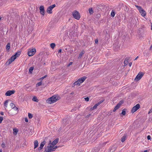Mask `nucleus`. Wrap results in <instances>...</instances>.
Listing matches in <instances>:
<instances>
[{
  "instance_id": "nucleus-38",
  "label": "nucleus",
  "mask_w": 152,
  "mask_h": 152,
  "mask_svg": "<svg viewBox=\"0 0 152 152\" xmlns=\"http://www.w3.org/2000/svg\"><path fill=\"white\" fill-rule=\"evenodd\" d=\"M46 77H47V75H45L43 77H42L40 78V79L42 80L44 78H45Z\"/></svg>"
},
{
  "instance_id": "nucleus-5",
  "label": "nucleus",
  "mask_w": 152,
  "mask_h": 152,
  "mask_svg": "<svg viewBox=\"0 0 152 152\" xmlns=\"http://www.w3.org/2000/svg\"><path fill=\"white\" fill-rule=\"evenodd\" d=\"M86 77L85 76L79 79L77 81H76L73 84L74 86L76 85L77 86H80L86 79Z\"/></svg>"
},
{
  "instance_id": "nucleus-7",
  "label": "nucleus",
  "mask_w": 152,
  "mask_h": 152,
  "mask_svg": "<svg viewBox=\"0 0 152 152\" xmlns=\"http://www.w3.org/2000/svg\"><path fill=\"white\" fill-rule=\"evenodd\" d=\"M36 50L35 48L29 49L28 50V54L29 56H33L36 52Z\"/></svg>"
},
{
  "instance_id": "nucleus-37",
  "label": "nucleus",
  "mask_w": 152,
  "mask_h": 152,
  "mask_svg": "<svg viewBox=\"0 0 152 152\" xmlns=\"http://www.w3.org/2000/svg\"><path fill=\"white\" fill-rule=\"evenodd\" d=\"M3 120V117H0V123H1Z\"/></svg>"
},
{
  "instance_id": "nucleus-8",
  "label": "nucleus",
  "mask_w": 152,
  "mask_h": 152,
  "mask_svg": "<svg viewBox=\"0 0 152 152\" xmlns=\"http://www.w3.org/2000/svg\"><path fill=\"white\" fill-rule=\"evenodd\" d=\"M73 17L75 19L79 20L80 18V15L79 12L77 11H74L72 13Z\"/></svg>"
},
{
  "instance_id": "nucleus-2",
  "label": "nucleus",
  "mask_w": 152,
  "mask_h": 152,
  "mask_svg": "<svg viewBox=\"0 0 152 152\" xmlns=\"http://www.w3.org/2000/svg\"><path fill=\"white\" fill-rule=\"evenodd\" d=\"M57 148V146H54L52 144L51 141H50L48 146L45 148V151L46 152H51L54 151Z\"/></svg>"
},
{
  "instance_id": "nucleus-31",
  "label": "nucleus",
  "mask_w": 152,
  "mask_h": 152,
  "mask_svg": "<svg viewBox=\"0 0 152 152\" xmlns=\"http://www.w3.org/2000/svg\"><path fill=\"white\" fill-rule=\"evenodd\" d=\"M123 101L121 100L120 102L118 104L120 107L121 105L123 104Z\"/></svg>"
},
{
  "instance_id": "nucleus-20",
  "label": "nucleus",
  "mask_w": 152,
  "mask_h": 152,
  "mask_svg": "<svg viewBox=\"0 0 152 152\" xmlns=\"http://www.w3.org/2000/svg\"><path fill=\"white\" fill-rule=\"evenodd\" d=\"M84 52L83 51H82L81 52L79 55V56L78 57V58L80 59V58H81L83 56V55L84 54Z\"/></svg>"
},
{
  "instance_id": "nucleus-17",
  "label": "nucleus",
  "mask_w": 152,
  "mask_h": 152,
  "mask_svg": "<svg viewBox=\"0 0 152 152\" xmlns=\"http://www.w3.org/2000/svg\"><path fill=\"white\" fill-rule=\"evenodd\" d=\"M34 148H36L38 145V142L37 140H35L34 142Z\"/></svg>"
},
{
  "instance_id": "nucleus-47",
  "label": "nucleus",
  "mask_w": 152,
  "mask_h": 152,
  "mask_svg": "<svg viewBox=\"0 0 152 152\" xmlns=\"http://www.w3.org/2000/svg\"><path fill=\"white\" fill-rule=\"evenodd\" d=\"M1 115H3V112H1Z\"/></svg>"
},
{
  "instance_id": "nucleus-49",
  "label": "nucleus",
  "mask_w": 152,
  "mask_h": 152,
  "mask_svg": "<svg viewBox=\"0 0 152 152\" xmlns=\"http://www.w3.org/2000/svg\"><path fill=\"white\" fill-rule=\"evenodd\" d=\"M151 30H152V24H151Z\"/></svg>"
},
{
  "instance_id": "nucleus-53",
  "label": "nucleus",
  "mask_w": 152,
  "mask_h": 152,
  "mask_svg": "<svg viewBox=\"0 0 152 152\" xmlns=\"http://www.w3.org/2000/svg\"><path fill=\"white\" fill-rule=\"evenodd\" d=\"M151 47H152V45L151 46Z\"/></svg>"
},
{
  "instance_id": "nucleus-41",
  "label": "nucleus",
  "mask_w": 152,
  "mask_h": 152,
  "mask_svg": "<svg viewBox=\"0 0 152 152\" xmlns=\"http://www.w3.org/2000/svg\"><path fill=\"white\" fill-rule=\"evenodd\" d=\"M72 62H70L69 63V64L67 65L68 66H69L70 65H72Z\"/></svg>"
},
{
  "instance_id": "nucleus-10",
  "label": "nucleus",
  "mask_w": 152,
  "mask_h": 152,
  "mask_svg": "<svg viewBox=\"0 0 152 152\" xmlns=\"http://www.w3.org/2000/svg\"><path fill=\"white\" fill-rule=\"evenodd\" d=\"M56 7L55 4H53L49 7L47 9V11L49 14H51L52 13V9Z\"/></svg>"
},
{
  "instance_id": "nucleus-1",
  "label": "nucleus",
  "mask_w": 152,
  "mask_h": 152,
  "mask_svg": "<svg viewBox=\"0 0 152 152\" xmlns=\"http://www.w3.org/2000/svg\"><path fill=\"white\" fill-rule=\"evenodd\" d=\"M60 99V97L58 95H54L51 97L48 98L46 102L48 104L54 103Z\"/></svg>"
},
{
  "instance_id": "nucleus-35",
  "label": "nucleus",
  "mask_w": 152,
  "mask_h": 152,
  "mask_svg": "<svg viewBox=\"0 0 152 152\" xmlns=\"http://www.w3.org/2000/svg\"><path fill=\"white\" fill-rule=\"evenodd\" d=\"M85 99V100L86 101H87V102H88L89 101V98L88 97H86V98H84Z\"/></svg>"
},
{
  "instance_id": "nucleus-34",
  "label": "nucleus",
  "mask_w": 152,
  "mask_h": 152,
  "mask_svg": "<svg viewBox=\"0 0 152 152\" xmlns=\"http://www.w3.org/2000/svg\"><path fill=\"white\" fill-rule=\"evenodd\" d=\"M121 114L123 115H125L126 114V111L125 109L123 110L122 111Z\"/></svg>"
},
{
  "instance_id": "nucleus-29",
  "label": "nucleus",
  "mask_w": 152,
  "mask_h": 152,
  "mask_svg": "<svg viewBox=\"0 0 152 152\" xmlns=\"http://www.w3.org/2000/svg\"><path fill=\"white\" fill-rule=\"evenodd\" d=\"M125 139H126V136H124L121 138V141L122 142H124L125 141Z\"/></svg>"
},
{
  "instance_id": "nucleus-44",
  "label": "nucleus",
  "mask_w": 152,
  "mask_h": 152,
  "mask_svg": "<svg viewBox=\"0 0 152 152\" xmlns=\"http://www.w3.org/2000/svg\"><path fill=\"white\" fill-rule=\"evenodd\" d=\"M132 63H131V62L129 63V66H132Z\"/></svg>"
},
{
  "instance_id": "nucleus-48",
  "label": "nucleus",
  "mask_w": 152,
  "mask_h": 152,
  "mask_svg": "<svg viewBox=\"0 0 152 152\" xmlns=\"http://www.w3.org/2000/svg\"><path fill=\"white\" fill-rule=\"evenodd\" d=\"M144 152H148L147 150H145L144 151Z\"/></svg>"
},
{
  "instance_id": "nucleus-18",
  "label": "nucleus",
  "mask_w": 152,
  "mask_h": 152,
  "mask_svg": "<svg viewBox=\"0 0 152 152\" xmlns=\"http://www.w3.org/2000/svg\"><path fill=\"white\" fill-rule=\"evenodd\" d=\"M26 89L27 91H32V88L30 86L28 87L26 86Z\"/></svg>"
},
{
  "instance_id": "nucleus-46",
  "label": "nucleus",
  "mask_w": 152,
  "mask_h": 152,
  "mask_svg": "<svg viewBox=\"0 0 152 152\" xmlns=\"http://www.w3.org/2000/svg\"><path fill=\"white\" fill-rule=\"evenodd\" d=\"M138 58V56H137L136 57V58H135V59H134L135 60H137Z\"/></svg>"
},
{
  "instance_id": "nucleus-25",
  "label": "nucleus",
  "mask_w": 152,
  "mask_h": 152,
  "mask_svg": "<svg viewBox=\"0 0 152 152\" xmlns=\"http://www.w3.org/2000/svg\"><path fill=\"white\" fill-rule=\"evenodd\" d=\"M32 100L33 101H35V102H38V99L36 96H34L33 97V98L32 99Z\"/></svg>"
},
{
  "instance_id": "nucleus-36",
  "label": "nucleus",
  "mask_w": 152,
  "mask_h": 152,
  "mask_svg": "<svg viewBox=\"0 0 152 152\" xmlns=\"http://www.w3.org/2000/svg\"><path fill=\"white\" fill-rule=\"evenodd\" d=\"M1 146L3 148H4L5 147V145L4 143H2V144L1 145Z\"/></svg>"
},
{
  "instance_id": "nucleus-24",
  "label": "nucleus",
  "mask_w": 152,
  "mask_h": 152,
  "mask_svg": "<svg viewBox=\"0 0 152 152\" xmlns=\"http://www.w3.org/2000/svg\"><path fill=\"white\" fill-rule=\"evenodd\" d=\"M115 12L113 10H112L111 13V16L112 17H113L115 16Z\"/></svg>"
},
{
  "instance_id": "nucleus-13",
  "label": "nucleus",
  "mask_w": 152,
  "mask_h": 152,
  "mask_svg": "<svg viewBox=\"0 0 152 152\" xmlns=\"http://www.w3.org/2000/svg\"><path fill=\"white\" fill-rule=\"evenodd\" d=\"M15 92L14 90H10L7 91L5 94L6 96H10L12 94H14Z\"/></svg>"
},
{
  "instance_id": "nucleus-21",
  "label": "nucleus",
  "mask_w": 152,
  "mask_h": 152,
  "mask_svg": "<svg viewBox=\"0 0 152 152\" xmlns=\"http://www.w3.org/2000/svg\"><path fill=\"white\" fill-rule=\"evenodd\" d=\"M120 107V106L117 104V105L114 108L113 110V111L114 112H115L116 110H117Z\"/></svg>"
},
{
  "instance_id": "nucleus-11",
  "label": "nucleus",
  "mask_w": 152,
  "mask_h": 152,
  "mask_svg": "<svg viewBox=\"0 0 152 152\" xmlns=\"http://www.w3.org/2000/svg\"><path fill=\"white\" fill-rule=\"evenodd\" d=\"M140 108L139 104H137L135 106H134L131 110L132 112L134 113L137 110Z\"/></svg>"
},
{
  "instance_id": "nucleus-52",
  "label": "nucleus",
  "mask_w": 152,
  "mask_h": 152,
  "mask_svg": "<svg viewBox=\"0 0 152 152\" xmlns=\"http://www.w3.org/2000/svg\"><path fill=\"white\" fill-rule=\"evenodd\" d=\"M90 114H89L88 115V117H89V116L90 115Z\"/></svg>"
},
{
  "instance_id": "nucleus-30",
  "label": "nucleus",
  "mask_w": 152,
  "mask_h": 152,
  "mask_svg": "<svg viewBox=\"0 0 152 152\" xmlns=\"http://www.w3.org/2000/svg\"><path fill=\"white\" fill-rule=\"evenodd\" d=\"M33 67H31L29 69V72L30 73H31L32 72L33 70Z\"/></svg>"
},
{
  "instance_id": "nucleus-39",
  "label": "nucleus",
  "mask_w": 152,
  "mask_h": 152,
  "mask_svg": "<svg viewBox=\"0 0 152 152\" xmlns=\"http://www.w3.org/2000/svg\"><path fill=\"white\" fill-rule=\"evenodd\" d=\"M147 138L148 140H150L151 139V136L150 135H148Z\"/></svg>"
},
{
  "instance_id": "nucleus-50",
  "label": "nucleus",
  "mask_w": 152,
  "mask_h": 152,
  "mask_svg": "<svg viewBox=\"0 0 152 152\" xmlns=\"http://www.w3.org/2000/svg\"><path fill=\"white\" fill-rule=\"evenodd\" d=\"M0 152H2V150L1 149H0Z\"/></svg>"
},
{
  "instance_id": "nucleus-32",
  "label": "nucleus",
  "mask_w": 152,
  "mask_h": 152,
  "mask_svg": "<svg viewBox=\"0 0 152 152\" xmlns=\"http://www.w3.org/2000/svg\"><path fill=\"white\" fill-rule=\"evenodd\" d=\"M28 117L29 118H31L33 117V115L31 114L30 113H28Z\"/></svg>"
},
{
  "instance_id": "nucleus-33",
  "label": "nucleus",
  "mask_w": 152,
  "mask_h": 152,
  "mask_svg": "<svg viewBox=\"0 0 152 152\" xmlns=\"http://www.w3.org/2000/svg\"><path fill=\"white\" fill-rule=\"evenodd\" d=\"M42 84V83L41 82H40L39 83H37L36 84V86H39L41 85Z\"/></svg>"
},
{
  "instance_id": "nucleus-43",
  "label": "nucleus",
  "mask_w": 152,
  "mask_h": 152,
  "mask_svg": "<svg viewBox=\"0 0 152 152\" xmlns=\"http://www.w3.org/2000/svg\"><path fill=\"white\" fill-rule=\"evenodd\" d=\"M62 50L61 49H59L58 51V53H60L61 52Z\"/></svg>"
},
{
  "instance_id": "nucleus-15",
  "label": "nucleus",
  "mask_w": 152,
  "mask_h": 152,
  "mask_svg": "<svg viewBox=\"0 0 152 152\" xmlns=\"http://www.w3.org/2000/svg\"><path fill=\"white\" fill-rule=\"evenodd\" d=\"M45 144V141L42 142L40 144V146L39 148H38L39 150H41L43 146H44Z\"/></svg>"
},
{
  "instance_id": "nucleus-26",
  "label": "nucleus",
  "mask_w": 152,
  "mask_h": 152,
  "mask_svg": "<svg viewBox=\"0 0 152 152\" xmlns=\"http://www.w3.org/2000/svg\"><path fill=\"white\" fill-rule=\"evenodd\" d=\"M8 102V100L4 102V106L5 107H7V106Z\"/></svg>"
},
{
  "instance_id": "nucleus-23",
  "label": "nucleus",
  "mask_w": 152,
  "mask_h": 152,
  "mask_svg": "<svg viewBox=\"0 0 152 152\" xmlns=\"http://www.w3.org/2000/svg\"><path fill=\"white\" fill-rule=\"evenodd\" d=\"M55 44L54 43H51L50 45V46L51 48L52 49H53L55 47Z\"/></svg>"
},
{
  "instance_id": "nucleus-19",
  "label": "nucleus",
  "mask_w": 152,
  "mask_h": 152,
  "mask_svg": "<svg viewBox=\"0 0 152 152\" xmlns=\"http://www.w3.org/2000/svg\"><path fill=\"white\" fill-rule=\"evenodd\" d=\"M18 132V130L17 129H14L13 133L14 135H16Z\"/></svg>"
},
{
  "instance_id": "nucleus-3",
  "label": "nucleus",
  "mask_w": 152,
  "mask_h": 152,
  "mask_svg": "<svg viewBox=\"0 0 152 152\" xmlns=\"http://www.w3.org/2000/svg\"><path fill=\"white\" fill-rule=\"evenodd\" d=\"M21 53L20 51H19L17 52L13 56L10 58L6 62V64L7 65H9L12 62L14 61V60L18 57Z\"/></svg>"
},
{
  "instance_id": "nucleus-28",
  "label": "nucleus",
  "mask_w": 152,
  "mask_h": 152,
  "mask_svg": "<svg viewBox=\"0 0 152 152\" xmlns=\"http://www.w3.org/2000/svg\"><path fill=\"white\" fill-rule=\"evenodd\" d=\"M89 13L90 14H92L93 13V11L92 8H90L89 9Z\"/></svg>"
},
{
  "instance_id": "nucleus-14",
  "label": "nucleus",
  "mask_w": 152,
  "mask_h": 152,
  "mask_svg": "<svg viewBox=\"0 0 152 152\" xmlns=\"http://www.w3.org/2000/svg\"><path fill=\"white\" fill-rule=\"evenodd\" d=\"M39 10L40 14L44 16L45 15L44 7L43 6H41L39 7Z\"/></svg>"
},
{
  "instance_id": "nucleus-6",
  "label": "nucleus",
  "mask_w": 152,
  "mask_h": 152,
  "mask_svg": "<svg viewBox=\"0 0 152 152\" xmlns=\"http://www.w3.org/2000/svg\"><path fill=\"white\" fill-rule=\"evenodd\" d=\"M135 7L138 9L140 13L142 16L145 17L146 16V12L141 7L137 5H135Z\"/></svg>"
},
{
  "instance_id": "nucleus-4",
  "label": "nucleus",
  "mask_w": 152,
  "mask_h": 152,
  "mask_svg": "<svg viewBox=\"0 0 152 152\" xmlns=\"http://www.w3.org/2000/svg\"><path fill=\"white\" fill-rule=\"evenodd\" d=\"M12 110H10V113L12 115H14L18 113V108L15 107V105L13 103H11L10 104Z\"/></svg>"
},
{
  "instance_id": "nucleus-45",
  "label": "nucleus",
  "mask_w": 152,
  "mask_h": 152,
  "mask_svg": "<svg viewBox=\"0 0 152 152\" xmlns=\"http://www.w3.org/2000/svg\"><path fill=\"white\" fill-rule=\"evenodd\" d=\"M152 112V111L151 110H150L148 112V114L150 113H151Z\"/></svg>"
},
{
  "instance_id": "nucleus-51",
  "label": "nucleus",
  "mask_w": 152,
  "mask_h": 152,
  "mask_svg": "<svg viewBox=\"0 0 152 152\" xmlns=\"http://www.w3.org/2000/svg\"><path fill=\"white\" fill-rule=\"evenodd\" d=\"M2 18L0 16V20H1Z\"/></svg>"
},
{
  "instance_id": "nucleus-42",
  "label": "nucleus",
  "mask_w": 152,
  "mask_h": 152,
  "mask_svg": "<svg viewBox=\"0 0 152 152\" xmlns=\"http://www.w3.org/2000/svg\"><path fill=\"white\" fill-rule=\"evenodd\" d=\"M98 40L97 39H96L95 40V42L97 44L98 43Z\"/></svg>"
},
{
  "instance_id": "nucleus-27",
  "label": "nucleus",
  "mask_w": 152,
  "mask_h": 152,
  "mask_svg": "<svg viewBox=\"0 0 152 152\" xmlns=\"http://www.w3.org/2000/svg\"><path fill=\"white\" fill-rule=\"evenodd\" d=\"M124 63L125 65H127L128 63V60L127 59H125Z\"/></svg>"
},
{
  "instance_id": "nucleus-16",
  "label": "nucleus",
  "mask_w": 152,
  "mask_h": 152,
  "mask_svg": "<svg viewBox=\"0 0 152 152\" xmlns=\"http://www.w3.org/2000/svg\"><path fill=\"white\" fill-rule=\"evenodd\" d=\"M58 142V139H56L54 141H53L52 142H51V144L54 145V146H55V145L57 144Z\"/></svg>"
},
{
  "instance_id": "nucleus-40",
  "label": "nucleus",
  "mask_w": 152,
  "mask_h": 152,
  "mask_svg": "<svg viewBox=\"0 0 152 152\" xmlns=\"http://www.w3.org/2000/svg\"><path fill=\"white\" fill-rule=\"evenodd\" d=\"M25 121L26 122H28V119L27 118H25Z\"/></svg>"
},
{
  "instance_id": "nucleus-9",
  "label": "nucleus",
  "mask_w": 152,
  "mask_h": 152,
  "mask_svg": "<svg viewBox=\"0 0 152 152\" xmlns=\"http://www.w3.org/2000/svg\"><path fill=\"white\" fill-rule=\"evenodd\" d=\"M143 75L144 74L142 72H139L135 78V81H137L140 80L142 78Z\"/></svg>"
},
{
  "instance_id": "nucleus-22",
  "label": "nucleus",
  "mask_w": 152,
  "mask_h": 152,
  "mask_svg": "<svg viewBox=\"0 0 152 152\" xmlns=\"http://www.w3.org/2000/svg\"><path fill=\"white\" fill-rule=\"evenodd\" d=\"M10 48V44L8 43L6 45V49L7 50H8Z\"/></svg>"
},
{
  "instance_id": "nucleus-12",
  "label": "nucleus",
  "mask_w": 152,
  "mask_h": 152,
  "mask_svg": "<svg viewBox=\"0 0 152 152\" xmlns=\"http://www.w3.org/2000/svg\"><path fill=\"white\" fill-rule=\"evenodd\" d=\"M103 102V101H100L97 104H95L93 107H91L90 109V111H93V110L96 109L97 107L99 106L100 104L102 103Z\"/></svg>"
}]
</instances>
